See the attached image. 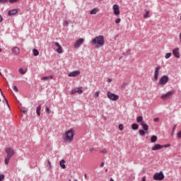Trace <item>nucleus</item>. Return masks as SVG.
Returning <instances> with one entry per match:
<instances>
[{
  "label": "nucleus",
  "mask_w": 181,
  "mask_h": 181,
  "mask_svg": "<svg viewBox=\"0 0 181 181\" xmlns=\"http://www.w3.org/2000/svg\"><path fill=\"white\" fill-rule=\"evenodd\" d=\"M80 71H74L68 74L69 77H77L79 74H81Z\"/></svg>",
  "instance_id": "obj_15"
},
{
  "label": "nucleus",
  "mask_w": 181,
  "mask_h": 181,
  "mask_svg": "<svg viewBox=\"0 0 181 181\" xmlns=\"http://www.w3.org/2000/svg\"><path fill=\"white\" fill-rule=\"evenodd\" d=\"M179 37H180V40L181 42V33H180Z\"/></svg>",
  "instance_id": "obj_51"
},
{
  "label": "nucleus",
  "mask_w": 181,
  "mask_h": 181,
  "mask_svg": "<svg viewBox=\"0 0 181 181\" xmlns=\"http://www.w3.org/2000/svg\"><path fill=\"white\" fill-rule=\"evenodd\" d=\"M173 54L175 56V57H177V59H180V53L179 52V48H175L173 50Z\"/></svg>",
  "instance_id": "obj_13"
},
{
  "label": "nucleus",
  "mask_w": 181,
  "mask_h": 181,
  "mask_svg": "<svg viewBox=\"0 0 181 181\" xmlns=\"http://www.w3.org/2000/svg\"><path fill=\"white\" fill-rule=\"evenodd\" d=\"M5 151H6V153H7V156L4 160V163L5 165H8L9 161L11 160V158H12V156L15 155V151L11 147H7Z\"/></svg>",
  "instance_id": "obj_3"
},
{
  "label": "nucleus",
  "mask_w": 181,
  "mask_h": 181,
  "mask_svg": "<svg viewBox=\"0 0 181 181\" xmlns=\"http://www.w3.org/2000/svg\"><path fill=\"white\" fill-rule=\"evenodd\" d=\"M112 9H113V13L115 16H119L120 14V11H119V6L115 4L112 6Z\"/></svg>",
  "instance_id": "obj_10"
},
{
  "label": "nucleus",
  "mask_w": 181,
  "mask_h": 181,
  "mask_svg": "<svg viewBox=\"0 0 181 181\" xmlns=\"http://www.w3.org/2000/svg\"><path fill=\"white\" fill-rule=\"evenodd\" d=\"M19 73H21V74H26V70L23 69V68H20L18 69Z\"/></svg>",
  "instance_id": "obj_27"
},
{
  "label": "nucleus",
  "mask_w": 181,
  "mask_h": 181,
  "mask_svg": "<svg viewBox=\"0 0 181 181\" xmlns=\"http://www.w3.org/2000/svg\"><path fill=\"white\" fill-rule=\"evenodd\" d=\"M45 112L47 113V114H50V108L49 107H46L45 108Z\"/></svg>",
  "instance_id": "obj_36"
},
{
  "label": "nucleus",
  "mask_w": 181,
  "mask_h": 181,
  "mask_svg": "<svg viewBox=\"0 0 181 181\" xmlns=\"http://www.w3.org/2000/svg\"><path fill=\"white\" fill-rule=\"evenodd\" d=\"M119 129L120 131H124V125H122V124H119Z\"/></svg>",
  "instance_id": "obj_34"
},
{
  "label": "nucleus",
  "mask_w": 181,
  "mask_h": 181,
  "mask_svg": "<svg viewBox=\"0 0 181 181\" xmlns=\"http://www.w3.org/2000/svg\"><path fill=\"white\" fill-rule=\"evenodd\" d=\"M0 93H1V95L3 96V98H4L7 105L9 106V105L8 104V100H6V98H5V95H4V93H2V89H1V88H0Z\"/></svg>",
  "instance_id": "obj_28"
},
{
  "label": "nucleus",
  "mask_w": 181,
  "mask_h": 181,
  "mask_svg": "<svg viewBox=\"0 0 181 181\" xmlns=\"http://www.w3.org/2000/svg\"><path fill=\"white\" fill-rule=\"evenodd\" d=\"M132 129H138V128H139V125H138V124L134 123L132 124Z\"/></svg>",
  "instance_id": "obj_25"
},
{
  "label": "nucleus",
  "mask_w": 181,
  "mask_h": 181,
  "mask_svg": "<svg viewBox=\"0 0 181 181\" xmlns=\"http://www.w3.org/2000/svg\"><path fill=\"white\" fill-rule=\"evenodd\" d=\"M76 130L74 129H70L65 132L62 136V139L65 144H71L74 141V135H76Z\"/></svg>",
  "instance_id": "obj_1"
},
{
  "label": "nucleus",
  "mask_w": 181,
  "mask_h": 181,
  "mask_svg": "<svg viewBox=\"0 0 181 181\" xmlns=\"http://www.w3.org/2000/svg\"><path fill=\"white\" fill-rule=\"evenodd\" d=\"M40 110H42V104H40L36 109L37 117H40Z\"/></svg>",
  "instance_id": "obj_20"
},
{
  "label": "nucleus",
  "mask_w": 181,
  "mask_h": 181,
  "mask_svg": "<svg viewBox=\"0 0 181 181\" xmlns=\"http://www.w3.org/2000/svg\"><path fill=\"white\" fill-rule=\"evenodd\" d=\"M47 163H48L49 168L52 169V163L50 162V160H47Z\"/></svg>",
  "instance_id": "obj_41"
},
{
  "label": "nucleus",
  "mask_w": 181,
  "mask_h": 181,
  "mask_svg": "<svg viewBox=\"0 0 181 181\" xmlns=\"http://www.w3.org/2000/svg\"><path fill=\"white\" fill-rule=\"evenodd\" d=\"M54 45L57 47V53H59V54L63 53V48L62 47V45H60V43L55 42Z\"/></svg>",
  "instance_id": "obj_16"
},
{
  "label": "nucleus",
  "mask_w": 181,
  "mask_h": 181,
  "mask_svg": "<svg viewBox=\"0 0 181 181\" xmlns=\"http://www.w3.org/2000/svg\"><path fill=\"white\" fill-rule=\"evenodd\" d=\"M100 153L105 154V153H107V150H105V149L101 150V151H100Z\"/></svg>",
  "instance_id": "obj_40"
},
{
  "label": "nucleus",
  "mask_w": 181,
  "mask_h": 181,
  "mask_svg": "<svg viewBox=\"0 0 181 181\" xmlns=\"http://www.w3.org/2000/svg\"><path fill=\"white\" fill-rule=\"evenodd\" d=\"M136 121L137 122H140V124H142V122H144V117L142 116H139L136 118Z\"/></svg>",
  "instance_id": "obj_23"
},
{
  "label": "nucleus",
  "mask_w": 181,
  "mask_h": 181,
  "mask_svg": "<svg viewBox=\"0 0 181 181\" xmlns=\"http://www.w3.org/2000/svg\"><path fill=\"white\" fill-rule=\"evenodd\" d=\"M175 129H176V125H175L174 127L173 128V132H175Z\"/></svg>",
  "instance_id": "obj_47"
},
{
  "label": "nucleus",
  "mask_w": 181,
  "mask_h": 181,
  "mask_svg": "<svg viewBox=\"0 0 181 181\" xmlns=\"http://www.w3.org/2000/svg\"><path fill=\"white\" fill-rule=\"evenodd\" d=\"M100 168H104V163H101Z\"/></svg>",
  "instance_id": "obj_49"
},
{
  "label": "nucleus",
  "mask_w": 181,
  "mask_h": 181,
  "mask_svg": "<svg viewBox=\"0 0 181 181\" xmlns=\"http://www.w3.org/2000/svg\"><path fill=\"white\" fill-rule=\"evenodd\" d=\"M20 0H8L10 4H15L16 2H19Z\"/></svg>",
  "instance_id": "obj_33"
},
{
  "label": "nucleus",
  "mask_w": 181,
  "mask_h": 181,
  "mask_svg": "<svg viewBox=\"0 0 181 181\" xmlns=\"http://www.w3.org/2000/svg\"><path fill=\"white\" fill-rule=\"evenodd\" d=\"M0 76H2V73L0 72Z\"/></svg>",
  "instance_id": "obj_54"
},
{
  "label": "nucleus",
  "mask_w": 181,
  "mask_h": 181,
  "mask_svg": "<svg viewBox=\"0 0 181 181\" xmlns=\"http://www.w3.org/2000/svg\"><path fill=\"white\" fill-rule=\"evenodd\" d=\"M13 91H16V93H18V87H16V86H13Z\"/></svg>",
  "instance_id": "obj_38"
},
{
  "label": "nucleus",
  "mask_w": 181,
  "mask_h": 181,
  "mask_svg": "<svg viewBox=\"0 0 181 181\" xmlns=\"http://www.w3.org/2000/svg\"><path fill=\"white\" fill-rule=\"evenodd\" d=\"M53 77H54L53 75H51L50 76H45L42 77L41 80H52Z\"/></svg>",
  "instance_id": "obj_24"
},
{
  "label": "nucleus",
  "mask_w": 181,
  "mask_h": 181,
  "mask_svg": "<svg viewBox=\"0 0 181 181\" xmlns=\"http://www.w3.org/2000/svg\"><path fill=\"white\" fill-rule=\"evenodd\" d=\"M18 12H19V10L16 9V8L10 10L8 11V16H14V15H16V13H18Z\"/></svg>",
  "instance_id": "obj_14"
},
{
  "label": "nucleus",
  "mask_w": 181,
  "mask_h": 181,
  "mask_svg": "<svg viewBox=\"0 0 181 181\" xmlns=\"http://www.w3.org/2000/svg\"><path fill=\"white\" fill-rule=\"evenodd\" d=\"M2 21H4V18L2 17V16H0V23L2 22Z\"/></svg>",
  "instance_id": "obj_46"
},
{
  "label": "nucleus",
  "mask_w": 181,
  "mask_h": 181,
  "mask_svg": "<svg viewBox=\"0 0 181 181\" xmlns=\"http://www.w3.org/2000/svg\"><path fill=\"white\" fill-rule=\"evenodd\" d=\"M8 2V0H0V4H6Z\"/></svg>",
  "instance_id": "obj_43"
},
{
  "label": "nucleus",
  "mask_w": 181,
  "mask_h": 181,
  "mask_svg": "<svg viewBox=\"0 0 181 181\" xmlns=\"http://www.w3.org/2000/svg\"><path fill=\"white\" fill-rule=\"evenodd\" d=\"M160 69H162V67H160V66H158L155 68L154 70V80H156V81H158V78H159V71H160Z\"/></svg>",
  "instance_id": "obj_9"
},
{
  "label": "nucleus",
  "mask_w": 181,
  "mask_h": 181,
  "mask_svg": "<svg viewBox=\"0 0 181 181\" xmlns=\"http://www.w3.org/2000/svg\"><path fill=\"white\" fill-rule=\"evenodd\" d=\"M69 181H71V180H69Z\"/></svg>",
  "instance_id": "obj_55"
},
{
  "label": "nucleus",
  "mask_w": 181,
  "mask_h": 181,
  "mask_svg": "<svg viewBox=\"0 0 181 181\" xmlns=\"http://www.w3.org/2000/svg\"><path fill=\"white\" fill-rule=\"evenodd\" d=\"M98 12H100V9H98V8H95L90 11V14L95 15Z\"/></svg>",
  "instance_id": "obj_19"
},
{
  "label": "nucleus",
  "mask_w": 181,
  "mask_h": 181,
  "mask_svg": "<svg viewBox=\"0 0 181 181\" xmlns=\"http://www.w3.org/2000/svg\"><path fill=\"white\" fill-rule=\"evenodd\" d=\"M112 78H107V83H112Z\"/></svg>",
  "instance_id": "obj_45"
},
{
  "label": "nucleus",
  "mask_w": 181,
  "mask_h": 181,
  "mask_svg": "<svg viewBox=\"0 0 181 181\" xmlns=\"http://www.w3.org/2000/svg\"><path fill=\"white\" fill-rule=\"evenodd\" d=\"M141 125L144 131H148L149 127L145 124V122H141Z\"/></svg>",
  "instance_id": "obj_18"
},
{
  "label": "nucleus",
  "mask_w": 181,
  "mask_h": 181,
  "mask_svg": "<svg viewBox=\"0 0 181 181\" xmlns=\"http://www.w3.org/2000/svg\"><path fill=\"white\" fill-rule=\"evenodd\" d=\"M5 179V175H0V181H2L3 180Z\"/></svg>",
  "instance_id": "obj_42"
},
{
  "label": "nucleus",
  "mask_w": 181,
  "mask_h": 181,
  "mask_svg": "<svg viewBox=\"0 0 181 181\" xmlns=\"http://www.w3.org/2000/svg\"><path fill=\"white\" fill-rule=\"evenodd\" d=\"M107 98H109V100H112V101H117V100L119 98V96H118V95L112 93L110 91L107 92Z\"/></svg>",
  "instance_id": "obj_7"
},
{
  "label": "nucleus",
  "mask_w": 181,
  "mask_h": 181,
  "mask_svg": "<svg viewBox=\"0 0 181 181\" xmlns=\"http://www.w3.org/2000/svg\"><path fill=\"white\" fill-rule=\"evenodd\" d=\"M169 146H170V144H165V145L155 144L151 148V151H159L160 149H163V148H169Z\"/></svg>",
  "instance_id": "obj_6"
},
{
  "label": "nucleus",
  "mask_w": 181,
  "mask_h": 181,
  "mask_svg": "<svg viewBox=\"0 0 181 181\" xmlns=\"http://www.w3.org/2000/svg\"><path fill=\"white\" fill-rule=\"evenodd\" d=\"M64 26H69V21L67 20L64 21Z\"/></svg>",
  "instance_id": "obj_37"
},
{
  "label": "nucleus",
  "mask_w": 181,
  "mask_h": 181,
  "mask_svg": "<svg viewBox=\"0 0 181 181\" xmlns=\"http://www.w3.org/2000/svg\"><path fill=\"white\" fill-rule=\"evenodd\" d=\"M171 56H172V53L168 52V53H167V54H165V59H169Z\"/></svg>",
  "instance_id": "obj_31"
},
{
  "label": "nucleus",
  "mask_w": 181,
  "mask_h": 181,
  "mask_svg": "<svg viewBox=\"0 0 181 181\" xmlns=\"http://www.w3.org/2000/svg\"><path fill=\"white\" fill-rule=\"evenodd\" d=\"M116 24L121 23V18H118L115 21Z\"/></svg>",
  "instance_id": "obj_35"
},
{
  "label": "nucleus",
  "mask_w": 181,
  "mask_h": 181,
  "mask_svg": "<svg viewBox=\"0 0 181 181\" xmlns=\"http://www.w3.org/2000/svg\"><path fill=\"white\" fill-rule=\"evenodd\" d=\"M83 87L81 88H76L71 90V94L74 95L76 93H78V94H83Z\"/></svg>",
  "instance_id": "obj_12"
},
{
  "label": "nucleus",
  "mask_w": 181,
  "mask_h": 181,
  "mask_svg": "<svg viewBox=\"0 0 181 181\" xmlns=\"http://www.w3.org/2000/svg\"><path fill=\"white\" fill-rule=\"evenodd\" d=\"M149 13H150L149 11H146V13L144 15V18L145 19H148V18H151V16H149Z\"/></svg>",
  "instance_id": "obj_26"
},
{
  "label": "nucleus",
  "mask_w": 181,
  "mask_h": 181,
  "mask_svg": "<svg viewBox=\"0 0 181 181\" xmlns=\"http://www.w3.org/2000/svg\"><path fill=\"white\" fill-rule=\"evenodd\" d=\"M91 43L95 47H103L105 45V40H104V35L96 36L92 41Z\"/></svg>",
  "instance_id": "obj_2"
},
{
  "label": "nucleus",
  "mask_w": 181,
  "mask_h": 181,
  "mask_svg": "<svg viewBox=\"0 0 181 181\" xmlns=\"http://www.w3.org/2000/svg\"><path fill=\"white\" fill-rule=\"evenodd\" d=\"M64 163H66V160H64L63 159L61 160L59 162V165L62 169H66V164H64Z\"/></svg>",
  "instance_id": "obj_21"
},
{
  "label": "nucleus",
  "mask_w": 181,
  "mask_h": 181,
  "mask_svg": "<svg viewBox=\"0 0 181 181\" xmlns=\"http://www.w3.org/2000/svg\"><path fill=\"white\" fill-rule=\"evenodd\" d=\"M153 122H159V117L155 118V119H153Z\"/></svg>",
  "instance_id": "obj_44"
},
{
  "label": "nucleus",
  "mask_w": 181,
  "mask_h": 181,
  "mask_svg": "<svg viewBox=\"0 0 181 181\" xmlns=\"http://www.w3.org/2000/svg\"><path fill=\"white\" fill-rule=\"evenodd\" d=\"M165 179V175H163V173H156L153 175V180H163Z\"/></svg>",
  "instance_id": "obj_8"
},
{
  "label": "nucleus",
  "mask_w": 181,
  "mask_h": 181,
  "mask_svg": "<svg viewBox=\"0 0 181 181\" xmlns=\"http://www.w3.org/2000/svg\"><path fill=\"white\" fill-rule=\"evenodd\" d=\"M139 135H141V136H144V135H145V130L144 129H141L139 131Z\"/></svg>",
  "instance_id": "obj_29"
},
{
  "label": "nucleus",
  "mask_w": 181,
  "mask_h": 181,
  "mask_svg": "<svg viewBox=\"0 0 181 181\" xmlns=\"http://www.w3.org/2000/svg\"><path fill=\"white\" fill-rule=\"evenodd\" d=\"M94 97H95V98H98V97H100V91H96V92L95 93Z\"/></svg>",
  "instance_id": "obj_32"
},
{
  "label": "nucleus",
  "mask_w": 181,
  "mask_h": 181,
  "mask_svg": "<svg viewBox=\"0 0 181 181\" xmlns=\"http://www.w3.org/2000/svg\"><path fill=\"white\" fill-rule=\"evenodd\" d=\"M13 54H19L21 53V49L18 47H15L12 49Z\"/></svg>",
  "instance_id": "obj_17"
},
{
  "label": "nucleus",
  "mask_w": 181,
  "mask_h": 181,
  "mask_svg": "<svg viewBox=\"0 0 181 181\" xmlns=\"http://www.w3.org/2000/svg\"><path fill=\"white\" fill-rule=\"evenodd\" d=\"M90 152H93L94 151V148H90Z\"/></svg>",
  "instance_id": "obj_50"
},
{
  "label": "nucleus",
  "mask_w": 181,
  "mask_h": 181,
  "mask_svg": "<svg viewBox=\"0 0 181 181\" xmlns=\"http://www.w3.org/2000/svg\"><path fill=\"white\" fill-rule=\"evenodd\" d=\"M168 81H169V76L164 75L160 78L158 81V85L165 86V84H168Z\"/></svg>",
  "instance_id": "obj_4"
},
{
  "label": "nucleus",
  "mask_w": 181,
  "mask_h": 181,
  "mask_svg": "<svg viewBox=\"0 0 181 181\" xmlns=\"http://www.w3.org/2000/svg\"><path fill=\"white\" fill-rule=\"evenodd\" d=\"M22 112H23V114H26V110H23Z\"/></svg>",
  "instance_id": "obj_52"
},
{
  "label": "nucleus",
  "mask_w": 181,
  "mask_h": 181,
  "mask_svg": "<svg viewBox=\"0 0 181 181\" xmlns=\"http://www.w3.org/2000/svg\"><path fill=\"white\" fill-rule=\"evenodd\" d=\"M0 103H1V99H0Z\"/></svg>",
  "instance_id": "obj_56"
},
{
  "label": "nucleus",
  "mask_w": 181,
  "mask_h": 181,
  "mask_svg": "<svg viewBox=\"0 0 181 181\" xmlns=\"http://www.w3.org/2000/svg\"><path fill=\"white\" fill-rule=\"evenodd\" d=\"M33 52L35 56H39V51H37V49H34Z\"/></svg>",
  "instance_id": "obj_30"
},
{
  "label": "nucleus",
  "mask_w": 181,
  "mask_h": 181,
  "mask_svg": "<svg viewBox=\"0 0 181 181\" xmlns=\"http://www.w3.org/2000/svg\"><path fill=\"white\" fill-rule=\"evenodd\" d=\"M1 52H2V49L0 48V53H1Z\"/></svg>",
  "instance_id": "obj_53"
},
{
  "label": "nucleus",
  "mask_w": 181,
  "mask_h": 181,
  "mask_svg": "<svg viewBox=\"0 0 181 181\" xmlns=\"http://www.w3.org/2000/svg\"><path fill=\"white\" fill-rule=\"evenodd\" d=\"M175 94V90H171L168 92L167 93L162 95L160 96L161 100H163L165 101V100H169V98H171L172 95Z\"/></svg>",
  "instance_id": "obj_5"
},
{
  "label": "nucleus",
  "mask_w": 181,
  "mask_h": 181,
  "mask_svg": "<svg viewBox=\"0 0 181 181\" xmlns=\"http://www.w3.org/2000/svg\"><path fill=\"white\" fill-rule=\"evenodd\" d=\"M83 43H84V39L80 38L75 42V44L74 45V47H75V49H78V47H80V46H81Z\"/></svg>",
  "instance_id": "obj_11"
},
{
  "label": "nucleus",
  "mask_w": 181,
  "mask_h": 181,
  "mask_svg": "<svg viewBox=\"0 0 181 181\" xmlns=\"http://www.w3.org/2000/svg\"><path fill=\"white\" fill-rule=\"evenodd\" d=\"M156 141H158V136H156L155 135L152 136L151 138V144H155V142H156Z\"/></svg>",
  "instance_id": "obj_22"
},
{
  "label": "nucleus",
  "mask_w": 181,
  "mask_h": 181,
  "mask_svg": "<svg viewBox=\"0 0 181 181\" xmlns=\"http://www.w3.org/2000/svg\"><path fill=\"white\" fill-rule=\"evenodd\" d=\"M177 136L179 139L181 138V130L177 134Z\"/></svg>",
  "instance_id": "obj_39"
},
{
  "label": "nucleus",
  "mask_w": 181,
  "mask_h": 181,
  "mask_svg": "<svg viewBox=\"0 0 181 181\" xmlns=\"http://www.w3.org/2000/svg\"><path fill=\"white\" fill-rule=\"evenodd\" d=\"M142 181H146V177H143Z\"/></svg>",
  "instance_id": "obj_48"
}]
</instances>
